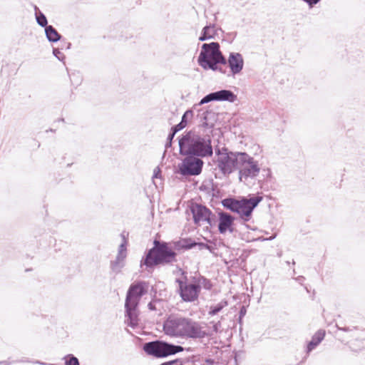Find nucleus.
Masks as SVG:
<instances>
[{
  "label": "nucleus",
  "instance_id": "1",
  "mask_svg": "<svg viewBox=\"0 0 365 365\" xmlns=\"http://www.w3.org/2000/svg\"><path fill=\"white\" fill-rule=\"evenodd\" d=\"M179 148L182 155L206 158L213 154L210 137L202 136L192 130L187 132L179 140Z\"/></svg>",
  "mask_w": 365,
  "mask_h": 365
},
{
  "label": "nucleus",
  "instance_id": "2",
  "mask_svg": "<svg viewBox=\"0 0 365 365\" xmlns=\"http://www.w3.org/2000/svg\"><path fill=\"white\" fill-rule=\"evenodd\" d=\"M197 62L205 70H219L223 73H225L217 66L218 63L226 64V59L220 51V45L217 42L202 44Z\"/></svg>",
  "mask_w": 365,
  "mask_h": 365
},
{
  "label": "nucleus",
  "instance_id": "3",
  "mask_svg": "<svg viewBox=\"0 0 365 365\" xmlns=\"http://www.w3.org/2000/svg\"><path fill=\"white\" fill-rule=\"evenodd\" d=\"M155 246L150 249L145 257L141 260L140 266L153 267L158 264L170 263L175 261L176 253L165 243L155 241Z\"/></svg>",
  "mask_w": 365,
  "mask_h": 365
},
{
  "label": "nucleus",
  "instance_id": "4",
  "mask_svg": "<svg viewBox=\"0 0 365 365\" xmlns=\"http://www.w3.org/2000/svg\"><path fill=\"white\" fill-rule=\"evenodd\" d=\"M262 200V197L255 196L249 199L242 198L240 200L226 198L222 200V205L232 212H237L244 221H248L253 210Z\"/></svg>",
  "mask_w": 365,
  "mask_h": 365
},
{
  "label": "nucleus",
  "instance_id": "5",
  "mask_svg": "<svg viewBox=\"0 0 365 365\" xmlns=\"http://www.w3.org/2000/svg\"><path fill=\"white\" fill-rule=\"evenodd\" d=\"M215 154L217 155V167L224 175H229L239 168L240 158L242 152L229 151L227 148L223 147L216 148Z\"/></svg>",
  "mask_w": 365,
  "mask_h": 365
},
{
  "label": "nucleus",
  "instance_id": "6",
  "mask_svg": "<svg viewBox=\"0 0 365 365\" xmlns=\"http://www.w3.org/2000/svg\"><path fill=\"white\" fill-rule=\"evenodd\" d=\"M143 350L148 355L160 358L181 352L184 350V347L180 345H174L163 341L157 340L145 343L143 345Z\"/></svg>",
  "mask_w": 365,
  "mask_h": 365
},
{
  "label": "nucleus",
  "instance_id": "7",
  "mask_svg": "<svg viewBox=\"0 0 365 365\" xmlns=\"http://www.w3.org/2000/svg\"><path fill=\"white\" fill-rule=\"evenodd\" d=\"M239 164V179L241 182H245L249 178H256L260 171L257 161L247 153L242 152L240 158Z\"/></svg>",
  "mask_w": 365,
  "mask_h": 365
},
{
  "label": "nucleus",
  "instance_id": "8",
  "mask_svg": "<svg viewBox=\"0 0 365 365\" xmlns=\"http://www.w3.org/2000/svg\"><path fill=\"white\" fill-rule=\"evenodd\" d=\"M203 160L198 157L187 155L182 163L178 165L179 173L182 176H195L201 173Z\"/></svg>",
  "mask_w": 365,
  "mask_h": 365
},
{
  "label": "nucleus",
  "instance_id": "9",
  "mask_svg": "<svg viewBox=\"0 0 365 365\" xmlns=\"http://www.w3.org/2000/svg\"><path fill=\"white\" fill-rule=\"evenodd\" d=\"M176 282L179 284L180 295L183 301L191 302L197 299L201 290L200 280L192 283L177 279Z\"/></svg>",
  "mask_w": 365,
  "mask_h": 365
},
{
  "label": "nucleus",
  "instance_id": "10",
  "mask_svg": "<svg viewBox=\"0 0 365 365\" xmlns=\"http://www.w3.org/2000/svg\"><path fill=\"white\" fill-rule=\"evenodd\" d=\"M212 333L207 332L203 324L200 322L185 318L184 324L183 337L190 339H203L212 336Z\"/></svg>",
  "mask_w": 365,
  "mask_h": 365
},
{
  "label": "nucleus",
  "instance_id": "11",
  "mask_svg": "<svg viewBox=\"0 0 365 365\" xmlns=\"http://www.w3.org/2000/svg\"><path fill=\"white\" fill-rule=\"evenodd\" d=\"M185 317H169L163 324V330L167 335L183 337Z\"/></svg>",
  "mask_w": 365,
  "mask_h": 365
},
{
  "label": "nucleus",
  "instance_id": "12",
  "mask_svg": "<svg viewBox=\"0 0 365 365\" xmlns=\"http://www.w3.org/2000/svg\"><path fill=\"white\" fill-rule=\"evenodd\" d=\"M146 293V283L144 282H138L133 284L128 289L127 292L125 303L133 305H138L140 299L143 295Z\"/></svg>",
  "mask_w": 365,
  "mask_h": 365
},
{
  "label": "nucleus",
  "instance_id": "13",
  "mask_svg": "<svg viewBox=\"0 0 365 365\" xmlns=\"http://www.w3.org/2000/svg\"><path fill=\"white\" fill-rule=\"evenodd\" d=\"M237 100V96L230 90H220L212 92L201 99L197 106H201L211 101H228L233 103Z\"/></svg>",
  "mask_w": 365,
  "mask_h": 365
},
{
  "label": "nucleus",
  "instance_id": "14",
  "mask_svg": "<svg viewBox=\"0 0 365 365\" xmlns=\"http://www.w3.org/2000/svg\"><path fill=\"white\" fill-rule=\"evenodd\" d=\"M190 210L193 215L194 222L196 225H202L207 224L210 226L212 225L210 220L212 212L205 206L194 204L191 206Z\"/></svg>",
  "mask_w": 365,
  "mask_h": 365
},
{
  "label": "nucleus",
  "instance_id": "15",
  "mask_svg": "<svg viewBox=\"0 0 365 365\" xmlns=\"http://www.w3.org/2000/svg\"><path fill=\"white\" fill-rule=\"evenodd\" d=\"M127 257V250H126V240L123 237V242L120 245L118 250V254L115 257V259L111 261L110 262V268L111 269L118 273L121 271L122 268L125 266V259Z\"/></svg>",
  "mask_w": 365,
  "mask_h": 365
},
{
  "label": "nucleus",
  "instance_id": "16",
  "mask_svg": "<svg viewBox=\"0 0 365 365\" xmlns=\"http://www.w3.org/2000/svg\"><path fill=\"white\" fill-rule=\"evenodd\" d=\"M228 63L231 73V74L227 75L228 76L239 74L244 67V59L240 53L231 52L227 61H226V63Z\"/></svg>",
  "mask_w": 365,
  "mask_h": 365
},
{
  "label": "nucleus",
  "instance_id": "17",
  "mask_svg": "<svg viewBox=\"0 0 365 365\" xmlns=\"http://www.w3.org/2000/svg\"><path fill=\"white\" fill-rule=\"evenodd\" d=\"M234 222V218L227 212H220L219 213V224H218V230L220 233L224 234L227 231L230 232H233L232 225Z\"/></svg>",
  "mask_w": 365,
  "mask_h": 365
},
{
  "label": "nucleus",
  "instance_id": "18",
  "mask_svg": "<svg viewBox=\"0 0 365 365\" xmlns=\"http://www.w3.org/2000/svg\"><path fill=\"white\" fill-rule=\"evenodd\" d=\"M198 117L200 119L201 125L204 128H212L217 120L216 113L211 110H200Z\"/></svg>",
  "mask_w": 365,
  "mask_h": 365
},
{
  "label": "nucleus",
  "instance_id": "19",
  "mask_svg": "<svg viewBox=\"0 0 365 365\" xmlns=\"http://www.w3.org/2000/svg\"><path fill=\"white\" fill-rule=\"evenodd\" d=\"M138 305H130L125 303L126 323L128 326L135 328L138 324Z\"/></svg>",
  "mask_w": 365,
  "mask_h": 365
},
{
  "label": "nucleus",
  "instance_id": "20",
  "mask_svg": "<svg viewBox=\"0 0 365 365\" xmlns=\"http://www.w3.org/2000/svg\"><path fill=\"white\" fill-rule=\"evenodd\" d=\"M325 336L324 331L319 330L313 336L312 340L309 342L307 347V353L309 354L314 349L317 345L323 340Z\"/></svg>",
  "mask_w": 365,
  "mask_h": 365
},
{
  "label": "nucleus",
  "instance_id": "21",
  "mask_svg": "<svg viewBox=\"0 0 365 365\" xmlns=\"http://www.w3.org/2000/svg\"><path fill=\"white\" fill-rule=\"evenodd\" d=\"M45 33L47 39L51 42H57L61 38V35L52 26H48L45 28Z\"/></svg>",
  "mask_w": 365,
  "mask_h": 365
},
{
  "label": "nucleus",
  "instance_id": "22",
  "mask_svg": "<svg viewBox=\"0 0 365 365\" xmlns=\"http://www.w3.org/2000/svg\"><path fill=\"white\" fill-rule=\"evenodd\" d=\"M215 26L214 25L206 26L203 28L201 36L199 38L200 41H204L212 38L215 35Z\"/></svg>",
  "mask_w": 365,
  "mask_h": 365
},
{
  "label": "nucleus",
  "instance_id": "23",
  "mask_svg": "<svg viewBox=\"0 0 365 365\" xmlns=\"http://www.w3.org/2000/svg\"><path fill=\"white\" fill-rule=\"evenodd\" d=\"M34 10L36 19L38 24L41 27L46 28V26H48V21L46 16L41 11H39L38 8L36 6H34Z\"/></svg>",
  "mask_w": 365,
  "mask_h": 365
},
{
  "label": "nucleus",
  "instance_id": "24",
  "mask_svg": "<svg viewBox=\"0 0 365 365\" xmlns=\"http://www.w3.org/2000/svg\"><path fill=\"white\" fill-rule=\"evenodd\" d=\"M227 305L226 302H221L215 307H211L209 311V314L214 316L220 312Z\"/></svg>",
  "mask_w": 365,
  "mask_h": 365
},
{
  "label": "nucleus",
  "instance_id": "25",
  "mask_svg": "<svg viewBox=\"0 0 365 365\" xmlns=\"http://www.w3.org/2000/svg\"><path fill=\"white\" fill-rule=\"evenodd\" d=\"M65 365H80L78 359L72 354H68L65 356Z\"/></svg>",
  "mask_w": 365,
  "mask_h": 365
},
{
  "label": "nucleus",
  "instance_id": "26",
  "mask_svg": "<svg viewBox=\"0 0 365 365\" xmlns=\"http://www.w3.org/2000/svg\"><path fill=\"white\" fill-rule=\"evenodd\" d=\"M210 324H212V326L210 330L207 331V332H211L212 333V335L217 333L221 328V323L220 321L217 322H211Z\"/></svg>",
  "mask_w": 365,
  "mask_h": 365
},
{
  "label": "nucleus",
  "instance_id": "27",
  "mask_svg": "<svg viewBox=\"0 0 365 365\" xmlns=\"http://www.w3.org/2000/svg\"><path fill=\"white\" fill-rule=\"evenodd\" d=\"M186 125H187V121H185L184 120H181V121L178 124H177L176 125H175L172 128V132H173L174 133L176 134L177 132L183 129Z\"/></svg>",
  "mask_w": 365,
  "mask_h": 365
},
{
  "label": "nucleus",
  "instance_id": "28",
  "mask_svg": "<svg viewBox=\"0 0 365 365\" xmlns=\"http://www.w3.org/2000/svg\"><path fill=\"white\" fill-rule=\"evenodd\" d=\"M53 54L55 57H56L59 61H63L64 58L63 53L58 48H53Z\"/></svg>",
  "mask_w": 365,
  "mask_h": 365
},
{
  "label": "nucleus",
  "instance_id": "29",
  "mask_svg": "<svg viewBox=\"0 0 365 365\" xmlns=\"http://www.w3.org/2000/svg\"><path fill=\"white\" fill-rule=\"evenodd\" d=\"M175 133H174L173 132H171L168 137V142L166 143L165 144V148H168L169 147L171 146V144H172V140L175 136Z\"/></svg>",
  "mask_w": 365,
  "mask_h": 365
},
{
  "label": "nucleus",
  "instance_id": "30",
  "mask_svg": "<svg viewBox=\"0 0 365 365\" xmlns=\"http://www.w3.org/2000/svg\"><path fill=\"white\" fill-rule=\"evenodd\" d=\"M192 117V110H187L182 115L181 120H184L185 121L187 122V119Z\"/></svg>",
  "mask_w": 365,
  "mask_h": 365
},
{
  "label": "nucleus",
  "instance_id": "31",
  "mask_svg": "<svg viewBox=\"0 0 365 365\" xmlns=\"http://www.w3.org/2000/svg\"><path fill=\"white\" fill-rule=\"evenodd\" d=\"M304 1L307 2L310 7L313 6L314 5L317 4L320 0H303Z\"/></svg>",
  "mask_w": 365,
  "mask_h": 365
},
{
  "label": "nucleus",
  "instance_id": "32",
  "mask_svg": "<svg viewBox=\"0 0 365 365\" xmlns=\"http://www.w3.org/2000/svg\"><path fill=\"white\" fill-rule=\"evenodd\" d=\"M195 245H197V244L196 243L192 244L191 245V247H192ZM197 245L200 247V249H208L209 248V246L205 243H198Z\"/></svg>",
  "mask_w": 365,
  "mask_h": 365
},
{
  "label": "nucleus",
  "instance_id": "33",
  "mask_svg": "<svg viewBox=\"0 0 365 365\" xmlns=\"http://www.w3.org/2000/svg\"><path fill=\"white\" fill-rule=\"evenodd\" d=\"M160 170L159 168H155L154 169V173H153V178H157L159 177V175H160Z\"/></svg>",
  "mask_w": 365,
  "mask_h": 365
},
{
  "label": "nucleus",
  "instance_id": "34",
  "mask_svg": "<svg viewBox=\"0 0 365 365\" xmlns=\"http://www.w3.org/2000/svg\"><path fill=\"white\" fill-rule=\"evenodd\" d=\"M351 349H352L353 351H358V350H359V349H356V348L354 346V344H351Z\"/></svg>",
  "mask_w": 365,
  "mask_h": 365
},
{
  "label": "nucleus",
  "instance_id": "35",
  "mask_svg": "<svg viewBox=\"0 0 365 365\" xmlns=\"http://www.w3.org/2000/svg\"><path fill=\"white\" fill-rule=\"evenodd\" d=\"M36 364H41V365H54V364H46V363L40 362V361H36Z\"/></svg>",
  "mask_w": 365,
  "mask_h": 365
},
{
  "label": "nucleus",
  "instance_id": "36",
  "mask_svg": "<svg viewBox=\"0 0 365 365\" xmlns=\"http://www.w3.org/2000/svg\"><path fill=\"white\" fill-rule=\"evenodd\" d=\"M339 329L344 330V331H348V328H339Z\"/></svg>",
  "mask_w": 365,
  "mask_h": 365
},
{
  "label": "nucleus",
  "instance_id": "37",
  "mask_svg": "<svg viewBox=\"0 0 365 365\" xmlns=\"http://www.w3.org/2000/svg\"><path fill=\"white\" fill-rule=\"evenodd\" d=\"M148 307H149L150 309H153V306H152L151 303H149Z\"/></svg>",
  "mask_w": 365,
  "mask_h": 365
},
{
  "label": "nucleus",
  "instance_id": "38",
  "mask_svg": "<svg viewBox=\"0 0 365 365\" xmlns=\"http://www.w3.org/2000/svg\"><path fill=\"white\" fill-rule=\"evenodd\" d=\"M244 314V312L242 311V309L240 311V314Z\"/></svg>",
  "mask_w": 365,
  "mask_h": 365
}]
</instances>
